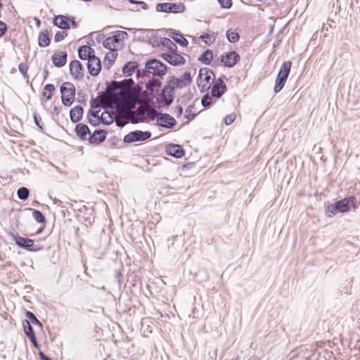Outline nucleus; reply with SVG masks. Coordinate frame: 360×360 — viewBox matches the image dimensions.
<instances>
[{"label": "nucleus", "instance_id": "f257e3e1", "mask_svg": "<svg viewBox=\"0 0 360 360\" xmlns=\"http://www.w3.org/2000/svg\"><path fill=\"white\" fill-rule=\"evenodd\" d=\"M132 84L134 81L131 79H124L120 83L114 82L100 96L102 104L117 108L115 121L118 127L131 122L133 111L131 109L134 108L139 96V91L132 87Z\"/></svg>", "mask_w": 360, "mask_h": 360}, {"label": "nucleus", "instance_id": "f03ea898", "mask_svg": "<svg viewBox=\"0 0 360 360\" xmlns=\"http://www.w3.org/2000/svg\"><path fill=\"white\" fill-rule=\"evenodd\" d=\"M357 207L356 198L349 196L327 205L325 208V214L328 217H333L338 212H349L351 210H355Z\"/></svg>", "mask_w": 360, "mask_h": 360}, {"label": "nucleus", "instance_id": "7ed1b4c3", "mask_svg": "<svg viewBox=\"0 0 360 360\" xmlns=\"http://www.w3.org/2000/svg\"><path fill=\"white\" fill-rule=\"evenodd\" d=\"M214 79L215 75L211 69L207 68H201L196 79L198 88L202 92L207 91L214 84Z\"/></svg>", "mask_w": 360, "mask_h": 360}, {"label": "nucleus", "instance_id": "20e7f679", "mask_svg": "<svg viewBox=\"0 0 360 360\" xmlns=\"http://www.w3.org/2000/svg\"><path fill=\"white\" fill-rule=\"evenodd\" d=\"M62 103L65 106H70L75 98V87L70 82H63L60 88Z\"/></svg>", "mask_w": 360, "mask_h": 360}, {"label": "nucleus", "instance_id": "39448f33", "mask_svg": "<svg viewBox=\"0 0 360 360\" xmlns=\"http://www.w3.org/2000/svg\"><path fill=\"white\" fill-rule=\"evenodd\" d=\"M160 56L166 62L174 66L184 65L186 62L185 58L176 52V46H175V49H169L161 53Z\"/></svg>", "mask_w": 360, "mask_h": 360}, {"label": "nucleus", "instance_id": "423d86ee", "mask_svg": "<svg viewBox=\"0 0 360 360\" xmlns=\"http://www.w3.org/2000/svg\"><path fill=\"white\" fill-rule=\"evenodd\" d=\"M146 70L153 76L162 77L167 74V66L160 61L153 59L148 60L146 64Z\"/></svg>", "mask_w": 360, "mask_h": 360}, {"label": "nucleus", "instance_id": "0eeeda50", "mask_svg": "<svg viewBox=\"0 0 360 360\" xmlns=\"http://www.w3.org/2000/svg\"><path fill=\"white\" fill-rule=\"evenodd\" d=\"M53 22L54 25L62 30H67L72 26L77 28V22L75 21L74 17H68L63 15H58L54 17Z\"/></svg>", "mask_w": 360, "mask_h": 360}, {"label": "nucleus", "instance_id": "6e6552de", "mask_svg": "<svg viewBox=\"0 0 360 360\" xmlns=\"http://www.w3.org/2000/svg\"><path fill=\"white\" fill-rule=\"evenodd\" d=\"M158 12L179 13L185 11V6L181 3H159L156 5Z\"/></svg>", "mask_w": 360, "mask_h": 360}, {"label": "nucleus", "instance_id": "1a4fd4ad", "mask_svg": "<svg viewBox=\"0 0 360 360\" xmlns=\"http://www.w3.org/2000/svg\"><path fill=\"white\" fill-rule=\"evenodd\" d=\"M192 78L190 72H185L179 77H172L169 81V86L174 89H181L191 83Z\"/></svg>", "mask_w": 360, "mask_h": 360}, {"label": "nucleus", "instance_id": "9d476101", "mask_svg": "<svg viewBox=\"0 0 360 360\" xmlns=\"http://www.w3.org/2000/svg\"><path fill=\"white\" fill-rule=\"evenodd\" d=\"M69 70L72 79L79 81L84 78V69L79 60L71 61L69 65Z\"/></svg>", "mask_w": 360, "mask_h": 360}, {"label": "nucleus", "instance_id": "9b49d317", "mask_svg": "<svg viewBox=\"0 0 360 360\" xmlns=\"http://www.w3.org/2000/svg\"><path fill=\"white\" fill-rule=\"evenodd\" d=\"M128 34L125 31L117 30L110 32V35L107 37L103 45L119 44L124 41V39L128 37Z\"/></svg>", "mask_w": 360, "mask_h": 360}, {"label": "nucleus", "instance_id": "f8f14e48", "mask_svg": "<svg viewBox=\"0 0 360 360\" xmlns=\"http://www.w3.org/2000/svg\"><path fill=\"white\" fill-rule=\"evenodd\" d=\"M150 136L151 134L149 131H141L136 130L125 135L124 137V141L125 143L142 141L149 139Z\"/></svg>", "mask_w": 360, "mask_h": 360}, {"label": "nucleus", "instance_id": "ddd939ff", "mask_svg": "<svg viewBox=\"0 0 360 360\" xmlns=\"http://www.w3.org/2000/svg\"><path fill=\"white\" fill-rule=\"evenodd\" d=\"M15 242L17 245L24 248L30 252H36L40 250L41 248L37 247L34 240L25 238L19 236H15Z\"/></svg>", "mask_w": 360, "mask_h": 360}, {"label": "nucleus", "instance_id": "4468645a", "mask_svg": "<svg viewBox=\"0 0 360 360\" xmlns=\"http://www.w3.org/2000/svg\"><path fill=\"white\" fill-rule=\"evenodd\" d=\"M149 114L148 105L147 103H143L138 108V109L133 112L131 116V122L138 123L139 122H143Z\"/></svg>", "mask_w": 360, "mask_h": 360}, {"label": "nucleus", "instance_id": "2eb2a0df", "mask_svg": "<svg viewBox=\"0 0 360 360\" xmlns=\"http://www.w3.org/2000/svg\"><path fill=\"white\" fill-rule=\"evenodd\" d=\"M226 91V85L221 79H218L214 82L211 89V95L215 98H219Z\"/></svg>", "mask_w": 360, "mask_h": 360}, {"label": "nucleus", "instance_id": "dca6fc26", "mask_svg": "<svg viewBox=\"0 0 360 360\" xmlns=\"http://www.w3.org/2000/svg\"><path fill=\"white\" fill-rule=\"evenodd\" d=\"M106 38L105 35L103 33L92 32L88 37L82 38L81 40L82 43H86L87 45H95L96 44H99L101 43L103 45Z\"/></svg>", "mask_w": 360, "mask_h": 360}, {"label": "nucleus", "instance_id": "f3484780", "mask_svg": "<svg viewBox=\"0 0 360 360\" xmlns=\"http://www.w3.org/2000/svg\"><path fill=\"white\" fill-rule=\"evenodd\" d=\"M87 68L91 75L97 76L101 70L100 59L96 56H91V58L88 60Z\"/></svg>", "mask_w": 360, "mask_h": 360}, {"label": "nucleus", "instance_id": "a211bd4d", "mask_svg": "<svg viewBox=\"0 0 360 360\" xmlns=\"http://www.w3.org/2000/svg\"><path fill=\"white\" fill-rule=\"evenodd\" d=\"M240 56L236 51L226 53L221 56V62L226 67H233L238 61Z\"/></svg>", "mask_w": 360, "mask_h": 360}, {"label": "nucleus", "instance_id": "6ab92c4d", "mask_svg": "<svg viewBox=\"0 0 360 360\" xmlns=\"http://www.w3.org/2000/svg\"><path fill=\"white\" fill-rule=\"evenodd\" d=\"M68 54L66 51H59L55 52L51 57L53 65L57 68L63 67L67 63Z\"/></svg>", "mask_w": 360, "mask_h": 360}, {"label": "nucleus", "instance_id": "aec40b11", "mask_svg": "<svg viewBox=\"0 0 360 360\" xmlns=\"http://www.w3.org/2000/svg\"><path fill=\"white\" fill-rule=\"evenodd\" d=\"M158 124L163 127L170 128L176 123L175 119L167 114H162L158 118Z\"/></svg>", "mask_w": 360, "mask_h": 360}, {"label": "nucleus", "instance_id": "412c9836", "mask_svg": "<svg viewBox=\"0 0 360 360\" xmlns=\"http://www.w3.org/2000/svg\"><path fill=\"white\" fill-rule=\"evenodd\" d=\"M55 91L56 88L53 84H46L42 89L41 101L44 103L49 101L52 98Z\"/></svg>", "mask_w": 360, "mask_h": 360}, {"label": "nucleus", "instance_id": "4be33fe9", "mask_svg": "<svg viewBox=\"0 0 360 360\" xmlns=\"http://www.w3.org/2000/svg\"><path fill=\"white\" fill-rule=\"evenodd\" d=\"M167 154L176 158H182L184 155V151L179 145H169L166 148Z\"/></svg>", "mask_w": 360, "mask_h": 360}, {"label": "nucleus", "instance_id": "5701e85b", "mask_svg": "<svg viewBox=\"0 0 360 360\" xmlns=\"http://www.w3.org/2000/svg\"><path fill=\"white\" fill-rule=\"evenodd\" d=\"M78 54L82 60H89L91 56H95L94 50L91 46H79Z\"/></svg>", "mask_w": 360, "mask_h": 360}, {"label": "nucleus", "instance_id": "b1692460", "mask_svg": "<svg viewBox=\"0 0 360 360\" xmlns=\"http://www.w3.org/2000/svg\"><path fill=\"white\" fill-rule=\"evenodd\" d=\"M77 135L82 140L87 139V136L90 134V131L87 125L84 124H78L75 127Z\"/></svg>", "mask_w": 360, "mask_h": 360}, {"label": "nucleus", "instance_id": "393cba45", "mask_svg": "<svg viewBox=\"0 0 360 360\" xmlns=\"http://www.w3.org/2000/svg\"><path fill=\"white\" fill-rule=\"evenodd\" d=\"M115 113L109 112L108 111H103L99 112V117L101 120V122L105 125H109L113 122L115 120Z\"/></svg>", "mask_w": 360, "mask_h": 360}, {"label": "nucleus", "instance_id": "a878e982", "mask_svg": "<svg viewBox=\"0 0 360 360\" xmlns=\"http://www.w3.org/2000/svg\"><path fill=\"white\" fill-rule=\"evenodd\" d=\"M70 114L71 120L74 122H77L82 117L83 108L81 106H75L71 109Z\"/></svg>", "mask_w": 360, "mask_h": 360}, {"label": "nucleus", "instance_id": "bb28decb", "mask_svg": "<svg viewBox=\"0 0 360 360\" xmlns=\"http://www.w3.org/2000/svg\"><path fill=\"white\" fill-rule=\"evenodd\" d=\"M106 138V132L103 130H96L91 136H89V141L91 143L102 142Z\"/></svg>", "mask_w": 360, "mask_h": 360}, {"label": "nucleus", "instance_id": "cd10ccee", "mask_svg": "<svg viewBox=\"0 0 360 360\" xmlns=\"http://www.w3.org/2000/svg\"><path fill=\"white\" fill-rule=\"evenodd\" d=\"M169 37L179 45H188V40L184 38L181 33H178L175 31H171L169 34Z\"/></svg>", "mask_w": 360, "mask_h": 360}, {"label": "nucleus", "instance_id": "c85d7f7f", "mask_svg": "<svg viewBox=\"0 0 360 360\" xmlns=\"http://www.w3.org/2000/svg\"><path fill=\"white\" fill-rule=\"evenodd\" d=\"M291 66H292L291 61H290V60L285 61L282 64L278 75L288 78L290 71V69H291Z\"/></svg>", "mask_w": 360, "mask_h": 360}, {"label": "nucleus", "instance_id": "c756f323", "mask_svg": "<svg viewBox=\"0 0 360 360\" xmlns=\"http://www.w3.org/2000/svg\"><path fill=\"white\" fill-rule=\"evenodd\" d=\"M213 52L210 50H206L198 58V60L204 64L209 65L213 60Z\"/></svg>", "mask_w": 360, "mask_h": 360}, {"label": "nucleus", "instance_id": "7c9ffc66", "mask_svg": "<svg viewBox=\"0 0 360 360\" xmlns=\"http://www.w3.org/2000/svg\"><path fill=\"white\" fill-rule=\"evenodd\" d=\"M51 38L47 30L41 32L38 37V45H49Z\"/></svg>", "mask_w": 360, "mask_h": 360}, {"label": "nucleus", "instance_id": "2f4dec72", "mask_svg": "<svg viewBox=\"0 0 360 360\" xmlns=\"http://www.w3.org/2000/svg\"><path fill=\"white\" fill-rule=\"evenodd\" d=\"M287 79L283 76L277 75L274 86V91L276 93L279 92L283 88Z\"/></svg>", "mask_w": 360, "mask_h": 360}, {"label": "nucleus", "instance_id": "473e14b6", "mask_svg": "<svg viewBox=\"0 0 360 360\" xmlns=\"http://www.w3.org/2000/svg\"><path fill=\"white\" fill-rule=\"evenodd\" d=\"M117 54L114 51L113 49H110V51L106 53L103 62L107 65H112L117 58Z\"/></svg>", "mask_w": 360, "mask_h": 360}, {"label": "nucleus", "instance_id": "72a5a7b5", "mask_svg": "<svg viewBox=\"0 0 360 360\" xmlns=\"http://www.w3.org/2000/svg\"><path fill=\"white\" fill-rule=\"evenodd\" d=\"M136 68V65L134 62L127 63L122 68V72L126 75H131Z\"/></svg>", "mask_w": 360, "mask_h": 360}, {"label": "nucleus", "instance_id": "f704fd0d", "mask_svg": "<svg viewBox=\"0 0 360 360\" xmlns=\"http://www.w3.org/2000/svg\"><path fill=\"white\" fill-rule=\"evenodd\" d=\"M226 37H227V39L231 43H236L238 41L240 36H239V34L236 31L232 30H229L226 32Z\"/></svg>", "mask_w": 360, "mask_h": 360}, {"label": "nucleus", "instance_id": "c9c22d12", "mask_svg": "<svg viewBox=\"0 0 360 360\" xmlns=\"http://www.w3.org/2000/svg\"><path fill=\"white\" fill-rule=\"evenodd\" d=\"M100 110L93 112L89 117V122L93 125H97L101 122V120L99 117Z\"/></svg>", "mask_w": 360, "mask_h": 360}, {"label": "nucleus", "instance_id": "e433bc0d", "mask_svg": "<svg viewBox=\"0 0 360 360\" xmlns=\"http://www.w3.org/2000/svg\"><path fill=\"white\" fill-rule=\"evenodd\" d=\"M25 333L27 336L30 338V337L35 336L34 333L33 331V328L31 326L30 322L28 321H25L23 323Z\"/></svg>", "mask_w": 360, "mask_h": 360}, {"label": "nucleus", "instance_id": "4c0bfd02", "mask_svg": "<svg viewBox=\"0 0 360 360\" xmlns=\"http://www.w3.org/2000/svg\"><path fill=\"white\" fill-rule=\"evenodd\" d=\"M214 103V97L212 96H210L209 94L205 95L201 101V103L203 107L207 108L210 107L212 103Z\"/></svg>", "mask_w": 360, "mask_h": 360}, {"label": "nucleus", "instance_id": "58836bf2", "mask_svg": "<svg viewBox=\"0 0 360 360\" xmlns=\"http://www.w3.org/2000/svg\"><path fill=\"white\" fill-rule=\"evenodd\" d=\"M17 195L20 200H26L29 197V190L25 187H21L18 190Z\"/></svg>", "mask_w": 360, "mask_h": 360}, {"label": "nucleus", "instance_id": "ea45409f", "mask_svg": "<svg viewBox=\"0 0 360 360\" xmlns=\"http://www.w3.org/2000/svg\"><path fill=\"white\" fill-rule=\"evenodd\" d=\"M26 316H27V319H29V320L30 321L31 323H32L33 324H37L40 328H42L41 323L37 319V317L35 316V315L32 312L27 311L26 312Z\"/></svg>", "mask_w": 360, "mask_h": 360}, {"label": "nucleus", "instance_id": "a19ab883", "mask_svg": "<svg viewBox=\"0 0 360 360\" xmlns=\"http://www.w3.org/2000/svg\"><path fill=\"white\" fill-rule=\"evenodd\" d=\"M33 217L34 219L39 223H44L46 221L45 217L44 214L39 210H34L33 212Z\"/></svg>", "mask_w": 360, "mask_h": 360}, {"label": "nucleus", "instance_id": "79ce46f5", "mask_svg": "<svg viewBox=\"0 0 360 360\" xmlns=\"http://www.w3.org/2000/svg\"><path fill=\"white\" fill-rule=\"evenodd\" d=\"M200 39L205 43L206 45H210L212 43L214 42L213 37L210 36L207 34H202L200 37Z\"/></svg>", "mask_w": 360, "mask_h": 360}, {"label": "nucleus", "instance_id": "37998d69", "mask_svg": "<svg viewBox=\"0 0 360 360\" xmlns=\"http://www.w3.org/2000/svg\"><path fill=\"white\" fill-rule=\"evenodd\" d=\"M236 118V114L235 112H231L225 117L224 122L226 125H230L235 121Z\"/></svg>", "mask_w": 360, "mask_h": 360}, {"label": "nucleus", "instance_id": "c03bdc74", "mask_svg": "<svg viewBox=\"0 0 360 360\" xmlns=\"http://www.w3.org/2000/svg\"><path fill=\"white\" fill-rule=\"evenodd\" d=\"M66 36L67 33L65 31H58L55 34L54 41L55 42H59L61 40H63Z\"/></svg>", "mask_w": 360, "mask_h": 360}, {"label": "nucleus", "instance_id": "a18cd8bd", "mask_svg": "<svg viewBox=\"0 0 360 360\" xmlns=\"http://www.w3.org/2000/svg\"><path fill=\"white\" fill-rule=\"evenodd\" d=\"M19 71L22 73V75L24 76L25 78L28 77L27 75V71L29 69V67L25 63H20L18 66Z\"/></svg>", "mask_w": 360, "mask_h": 360}, {"label": "nucleus", "instance_id": "49530a36", "mask_svg": "<svg viewBox=\"0 0 360 360\" xmlns=\"http://www.w3.org/2000/svg\"><path fill=\"white\" fill-rule=\"evenodd\" d=\"M221 8H229L232 6L231 0H218Z\"/></svg>", "mask_w": 360, "mask_h": 360}, {"label": "nucleus", "instance_id": "de8ad7c7", "mask_svg": "<svg viewBox=\"0 0 360 360\" xmlns=\"http://www.w3.org/2000/svg\"><path fill=\"white\" fill-rule=\"evenodd\" d=\"M34 122L35 124H37V126L40 129H43V125H42V122H41V118L39 115H38L37 114H34Z\"/></svg>", "mask_w": 360, "mask_h": 360}, {"label": "nucleus", "instance_id": "09e8293b", "mask_svg": "<svg viewBox=\"0 0 360 360\" xmlns=\"http://www.w3.org/2000/svg\"><path fill=\"white\" fill-rule=\"evenodd\" d=\"M159 45H174L169 38L163 37L160 39Z\"/></svg>", "mask_w": 360, "mask_h": 360}, {"label": "nucleus", "instance_id": "8fccbe9b", "mask_svg": "<svg viewBox=\"0 0 360 360\" xmlns=\"http://www.w3.org/2000/svg\"><path fill=\"white\" fill-rule=\"evenodd\" d=\"M193 107L190 106L186 110V117L188 120H191L195 117V114L192 112Z\"/></svg>", "mask_w": 360, "mask_h": 360}, {"label": "nucleus", "instance_id": "3c124183", "mask_svg": "<svg viewBox=\"0 0 360 360\" xmlns=\"http://www.w3.org/2000/svg\"><path fill=\"white\" fill-rule=\"evenodd\" d=\"M7 30V25L5 22L0 20V37H2Z\"/></svg>", "mask_w": 360, "mask_h": 360}, {"label": "nucleus", "instance_id": "603ef678", "mask_svg": "<svg viewBox=\"0 0 360 360\" xmlns=\"http://www.w3.org/2000/svg\"><path fill=\"white\" fill-rule=\"evenodd\" d=\"M30 340L32 342V343L33 344L34 347L35 348H39V345L37 343V339H36V337L35 336H32V337H30V338H29Z\"/></svg>", "mask_w": 360, "mask_h": 360}, {"label": "nucleus", "instance_id": "864d4df0", "mask_svg": "<svg viewBox=\"0 0 360 360\" xmlns=\"http://www.w3.org/2000/svg\"><path fill=\"white\" fill-rule=\"evenodd\" d=\"M30 340L32 342V343L33 344L34 347L35 348H39V345L37 343V339H36V337L35 336H32V337H30V338H29Z\"/></svg>", "mask_w": 360, "mask_h": 360}, {"label": "nucleus", "instance_id": "5fc2aeb1", "mask_svg": "<svg viewBox=\"0 0 360 360\" xmlns=\"http://www.w3.org/2000/svg\"><path fill=\"white\" fill-rule=\"evenodd\" d=\"M39 356L41 360H51L48 356L44 355L43 352H39Z\"/></svg>", "mask_w": 360, "mask_h": 360}, {"label": "nucleus", "instance_id": "6e6d98bb", "mask_svg": "<svg viewBox=\"0 0 360 360\" xmlns=\"http://www.w3.org/2000/svg\"><path fill=\"white\" fill-rule=\"evenodd\" d=\"M129 2L131 3V4H143L144 6H146V4L143 2V1H136L135 0H129Z\"/></svg>", "mask_w": 360, "mask_h": 360}, {"label": "nucleus", "instance_id": "4d7b16f0", "mask_svg": "<svg viewBox=\"0 0 360 360\" xmlns=\"http://www.w3.org/2000/svg\"><path fill=\"white\" fill-rule=\"evenodd\" d=\"M35 20H36V24H37V25L38 27H39V26H40V25H41V22H40V20H39V19H37V18H35Z\"/></svg>", "mask_w": 360, "mask_h": 360}, {"label": "nucleus", "instance_id": "13d9d810", "mask_svg": "<svg viewBox=\"0 0 360 360\" xmlns=\"http://www.w3.org/2000/svg\"><path fill=\"white\" fill-rule=\"evenodd\" d=\"M182 113V109L181 108H179V114H181Z\"/></svg>", "mask_w": 360, "mask_h": 360}, {"label": "nucleus", "instance_id": "bf43d9fd", "mask_svg": "<svg viewBox=\"0 0 360 360\" xmlns=\"http://www.w3.org/2000/svg\"><path fill=\"white\" fill-rule=\"evenodd\" d=\"M167 89H168V87H165L164 91H165Z\"/></svg>", "mask_w": 360, "mask_h": 360}, {"label": "nucleus", "instance_id": "052dcab7", "mask_svg": "<svg viewBox=\"0 0 360 360\" xmlns=\"http://www.w3.org/2000/svg\"><path fill=\"white\" fill-rule=\"evenodd\" d=\"M192 39H193V41H195V38L192 37Z\"/></svg>", "mask_w": 360, "mask_h": 360}]
</instances>
